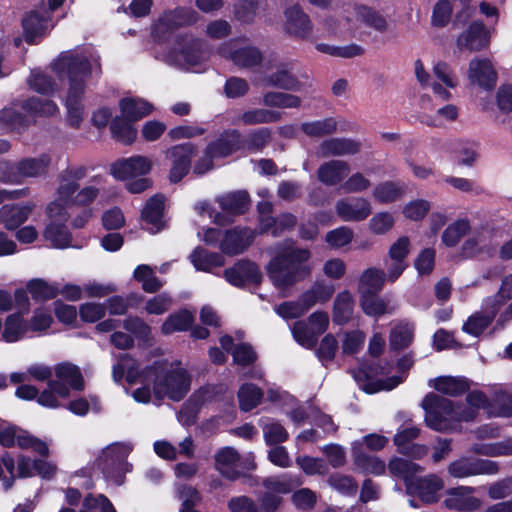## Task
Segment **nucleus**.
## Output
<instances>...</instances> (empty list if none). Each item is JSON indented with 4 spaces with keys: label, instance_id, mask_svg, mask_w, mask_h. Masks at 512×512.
Instances as JSON below:
<instances>
[{
    "label": "nucleus",
    "instance_id": "nucleus-48",
    "mask_svg": "<svg viewBox=\"0 0 512 512\" xmlns=\"http://www.w3.org/2000/svg\"><path fill=\"white\" fill-rule=\"evenodd\" d=\"M471 230L468 219L459 218L449 224L442 234V242L448 247L456 246L459 241Z\"/></svg>",
    "mask_w": 512,
    "mask_h": 512
},
{
    "label": "nucleus",
    "instance_id": "nucleus-16",
    "mask_svg": "<svg viewBox=\"0 0 512 512\" xmlns=\"http://www.w3.org/2000/svg\"><path fill=\"white\" fill-rule=\"evenodd\" d=\"M361 142L346 137H332L323 140L317 147V155L321 158L356 155L361 150Z\"/></svg>",
    "mask_w": 512,
    "mask_h": 512
},
{
    "label": "nucleus",
    "instance_id": "nucleus-1",
    "mask_svg": "<svg viewBox=\"0 0 512 512\" xmlns=\"http://www.w3.org/2000/svg\"><path fill=\"white\" fill-rule=\"evenodd\" d=\"M467 408L455 407L449 399L429 393L422 401L427 426L436 431L456 430L461 421H471L478 409L490 416L512 417V394L495 390L490 399L481 391H473L466 397Z\"/></svg>",
    "mask_w": 512,
    "mask_h": 512
},
{
    "label": "nucleus",
    "instance_id": "nucleus-63",
    "mask_svg": "<svg viewBox=\"0 0 512 512\" xmlns=\"http://www.w3.org/2000/svg\"><path fill=\"white\" fill-rule=\"evenodd\" d=\"M264 487L270 492L286 494L292 487L301 485L298 477L283 475L281 477H270L264 480Z\"/></svg>",
    "mask_w": 512,
    "mask_h": 512
},
{
    "label": "nucleus",
    "instance_id": "nucleus-34",
    "mask_svg": "<svg viewBox=\"0 0 512 512\" xmlns=\"http://www.w3.org/2000/svg\"><path fill=\"white\" fill-rule=\"evenodd\" d=\"M25 39L33 43L37 37L42 36L49 27V16L46 11H32L22 20Z\"/></svg>",
    "mask_w": 512,
    "mask_h": 512
},
{
    "label": "nucleus",
    "instance_id": "nucleus-29",
    "mask_svg": "<svg viewBox=\"0 0 512 512\" xmlns=\"http://www.w3.org/2000/svg\"><path fill=\"white\" fill-rule=\"evenodd\" d=\"M242 147V137L236 130L224 132L219 138L207 145L208 152L216 159L228 157Z\"/></svg>",
    "mask_w": 512,
    "mask_h": 512
},
{
    "label": "nucleus",
    "instance_id": "nucleus-8",
    "mask_svg": "<svg viewBox=\"0 0 512 512\" xmlns=\"http://www.w3.org/2000/svg\"><path fill=\"white\" fill-rule=\"evenodd\" d=\"M314 25L310 16L298 3L287 6L283 11V31L289 37L306 41L312 36Z\"/></svg>",
    "mask_w": 512,
    "mask_h": 512
},
{
    "label": "nucleus",
    "instance_id": "nucleus-25",
    "mask_svg": "<svg viewBox=\"0 0 512 512\" xmlns=\"http://www.w3.org/2000/svg\"><path fill=\"white\" fill-rule=\"evenodd\" d=\"M219 54L231 59L235 65L245 68L256 66L262 61L261 52L254 46L232 48L231 44H224L219 48Z\"/></svg>",
    "mask_w": 512,
    "mask_h": 512
},
{
    "label": "nucleus",
    "instance_id": "nucleus-39",
    "mask_svg": "<svg viewBox=\"0 0 512 512\" xmlns=\"http://www.w3.org/2000/svg\"><path fill=\"white\" fill-rule=\"evenodd\" d=\"M119 107L122 117L133 122L147 116L152 111V106L148 102L130 97L121 99Z\"/></svg>",
    "mask_w": 512,
    "mask_h": 512
},
{
    "label": "nucleus",
    "instance_id": "nucleus-47",
    "mask_svg": "<svg viewBox=\"0 0 512 512\" xmlns=\"http://www.w3.org/2000/svg\"><path fill=\"white\" fill-rule=\"evenodd\" d=\"M385 279L383 271L376 268H368L360 277L359 292L362 295L374 294L382 288Z\"/></svg>",
    "mask_w": 512,
    "mask_h": 512
},
{
    "label": "nucleus",
    "instance_id": "nucleus-2",
    "mask_svg": "<svg viewBox=\"0 0 512 512\" xmlns=\"http://www.w3.org/2000/svg\"><path fill=\"white\" fill-rule=\"evenodd\" d=\"M83 166L69 167L64 170L59 179L57 198L46 209L48 223L43 237L52 247L64 249L71 245V234L66 228L69 218L68 208L90 204L98 195L94 186H86L79 190V181L86 176Z\"/></svg>",
    "mask_w": 512,
    "mask_h": 512
},
{
    "label": "nucleus",
    "instance_id": "nucleus-13",
    "mask_svg": "<svg viewBox=\"0 0 512 512\" xmlns=\"http://www.w3.org/2000/svg\"><path fill=\"white\" fill-rule=\"evenodd\" d=\"M199 20V14L192 8L178 7L164 12L155 24V31L159 34L172 31L177 28L195 24Z\"/></svg>",
    "mask_w": 512,
    "mask_h": 512
},
{
    "label": "nucleus",
    "instance_id": "nucleus-3",
    "mask_svg": "<svg viewBox=\"0 0 512 512\" xmlns=\"http://www.w3.org/2000/svg\"><path fill=\"white\" fill-rule=\"evenodd\" d=\"M55 73L68 80L65 99L67 120L72 127H79L84 115L82 103L85 81L92 72L91 54L83 51L62 52L52 64Z\"/></svg>",
    "mask_w": 512,
    "mask_h": 512
},
{
    "label": "nucleus",
    "instance_id": "nucleus-64",
    "mask_svg": "<svg viewBox=\"0 0 512 512\" xmlns=\"http://www.w3.org/2000/svg\"><path fill=\"white\" fill-rule=\"evenodd\" d=\"M355 464L364 473L374 475H381L385 472L386 465L378 457L367 455L364 453H357L355 455Z\"/></svg>",
    "mask_w": 512,
    "mask_h": 512
},
{
    "label": "nucleus",
    "instance_id": "nucleus-51",
    "mask_svg": "<svg viewBox=\"0 0 512 512\" xmlns=\"http://www.w3.org/2000/svg\"><path fill=\"white\" fill-rule=\"evenodd\" d=\"M194 320L193 315L187 310H181L177 313L171 314L163 323L161 331L165 335L174 332L185 331L192 325Z\"/></svg>",
    "mask_w": 512,
    "mask_h": 512
},
{
    "label": "nucleus",
    "instance_id": "nucleus-28",
    "mask_svg": "<svg viewBox=\"0 0 512 512\" xmlns=\"http://www.w3.org/2000/svg\"><path fill=\"white\" fill-rule=\"evenodd\" d=\"M467 75L471 83L486 89L492 88L496 83V72L488 59H472Z\"/></svg>",
    "mask_w": 512,
    "mask_h": 512
},
{
    "label": "nucleus",
    "instance_id": "nucleus-56",
    "mask_svg": "<svg viewBox=\"0 0 512 512\" xmlns=\"http://www.w3.org/2000/svg\"><path fill=\"white\" fill-rule=\"evenodd\" d=\"M353 10L358 21L378 31L386 30L387 22L377 11L362 5H355Z\"/></svg>",
    "mask_w": 512,
    "mask_h": 512
},
{
    "label": "nucleus",
    "instance_id": "nucleus-18",
    "mask_svg": "<svg viewBox=\"0 0 512 512\" xmlns=\"http://www.w3.org/2000/svg\"><path fill=\"white\" fill-rule=\"evenodd\" d=\"M204 43L200 40H192L181 48V50L172 51L168 58L169 61L181 68L192 69L201 64L207 57L203 49Z\"/></svg>",
    "mask_w": 512,
    "mask_h": 512
},
{
    "label": "nucleus",
    "instance_id": "nucleus-23",
    "mask_svg": "<svg viewBox=\"0 0 512 512\" xmlns=\"http://www.w3.org/2000/svg\"><path fill=\"white\" fill-rule=\"evenodd\" d=\"M475 488L469 486H460L452 488L447 492V498L444 503L448 509L470 512L477 510L481 506V501L474 497Z\"/></svg>",
    "mask_w": 512,
    "mask_h": 512
},
{
    "label": "nucleus",
    "instance_id": "nucleus-12",
    "mask_svg": "<svg viewBox=\"0 0 512 512\" xmlns=\"http://www.w3.org/2000/svg\"><path fill=\"white\" fill-rule=\"evenodd\" d=\"M336 215L343 222H362L372 213V205L365 197L349 196L335 202Z\"/></svg>",
    "mask_w": 512,
    "mask_h": 512
},
{
    "label": "nucleus",
    "instance_id": "nucleus-11",
    "mask_svg": "<svg viewBox=\"0 0 512 512\" xmlns=\"http://www.w3.org/2000/svg\"><path fill=\"white\" fill-rule=\"evenodd\" d=\"M195 151L196 149L191 143L175 145L165 151V159L170 165L169 180L172 183L181 181L187 175Z\"/></svg>",
    "mask_w": 512,
    "mask_h": 512
},
{
    "label": "nucleus",
    "instance_id": "nucleus-32",
    "mask_svg": "<svg viewBox=\"0 0 512 512\" xmlns=\"http://www.w3.org/2000/svg\"><path fill=\"white\" fill-rule=\"evenodd\" d=\"M421 106L423 109L432 110L435 108V115H426L424 116L422 122L428 126L440 127L444 125L446 122H452L456 120L458 116V109L456 106L452 104H447L443 107L436 108L431 104L430 97H422Z\"/></svg>",
    "mask_w": 512,
    "mask_h": 512
},
{
    "label": "nucleus",
    "instance_id": "nucleus-14",
    "mask_svg": "<svg viewBox=\"0 0 512 512\" xmlns=\"http://www.w3.org/2000/svg\"><path fill=\"white\" fill-rule=\"evenodd\" d=\"M444 488L442 479L429 474L408 482L407 493L417 496L425 504H433L440 499L439 492Z\"/></svg>",
    "mask_w": 512,
    "mask_h": 512
},
{
    "label": "nucleus",
    "instance_id": "nucleus-10",
    "mask_svg": "<svg viewBox=\"0 0 512 512\" xmlns=\"http://www.w3.org/2000/svg\"><path fill=\"white\" fill-rule=\"evenodd\" d=\"M447 472L453 478L463 479L478 475L496 474L498 465L490 460L463 456L452 461L447 467Z\"/></svg>",
    "mask_w": 512,
    "mask_h": 512
},
{
    "label": "nucleus",
    "instance_id": "nucleus-9",
    "mask_svg": "<svg viewBox=\"0 0 512 512\" xmlns=\"http://www.w3.org/2000/svg\"><path fill=\"white\" fill-rule=\"evenodd\" d=\"M471 233L462 244V253L466 257L478 255L490 256L498 244L497 233L488 225L471 227Z\"/></svg>",
    "mask_w": 512,
    "mask_h": 512
},
{
    "label": "nucleus",
    "instance_id": "nucleus-60",
    "mask_svg": "<svg viewBox=\"0 0 512 512\" xmlns=\"http://www.w3.org/2000/svg\"><path fill=\"white\" fill-rule=\"evenodd\" d=\"M262 397V391L254 384H243L238 391L240 408L246 412L254 409Z\"/></svg>",
    "mask_w": 512,
    "mask_h": 512
},
{
    "label": "nucleus",
    "instance_id": "nucleus-19",
    "mask_svg": "<svg viewBox=\"0 0 512 512\" xmlns=\"http://www.w3.org/2000/svg\"><path fill=\"white\" fill-rule=\"evenodd\" d=\"M224 277L231 285L241 287L247 283H259L262 274L255 263L240 260L224 271Z\"/></svg>",
    "mask_w": 512,
    "mask_h": 512
},
{
    "label": "nucleus",
    "instance_id": "nucleus-40",
    "mask_svg": "<svg viewBox=\"0 0 512 512\" xmlns=\"http://www.w3.org/2000/svg\"><path fill=\"white\" fill-rule=\"evenodd\" d=\"M190 260L197 270L210 272L215 267L224 265V258L220 254L209 252L197 247L190 255Z\"/></svg>",
    "mask_w": 512,
    "mask_h": 512
},
{
    "label": "nucleus",
    "instance_id": "nucleus-31",
    "mask_svg": "<svg viewBox=\"0 0 512 512\" xmlns=\"http://www.w3.org/2000/svg\"><path fill=\"white\" fill-rule=\"evenodd\" d=\"M215 467L226 478L235 480L240 476V457L231 447L221 449L215 455Z\"/></svg>",
    "mask_w": 512,
    "mask_h": 512
},
{
    "label": "nucleus",
    "instance_id": "nucleus-55",
    "mask_svg": "<svg viewBox=\"0 0 512 512\" xmlns=\"http://www.w3.org/2000/svg\"><path fill=\"white\" fill-rule=\"evenodd\" d=\"M470 452L490 457L510 456L512 455V438L497 443L474 444Z\"/></svg>",
    "mask_w": 512,
    "mask_h": 512
},
{
    "label": "nucleus",
    "instance_id": "nucleus-62",
    "mask_svg": "<svg viewBox=\"0 0 512 512\" xmlns=\"http://www.w3.org/2000/svg\"><path fill=\"white\" fill-rule=\"evenodd\" d=\"M296 217L293 214L286 213L281 215L277 220L272 217L262 219L260 223L261 232H266L273 228V235L277 236L284 229H291L296 225Z\"/></svg>",
    "mask_w": 512,
    "mask_h": 512
},
{
    "label": "nucleus",
    "instance_id": "nucleus-58",
    "mask_svg": "<svg viewBox=\"0 0 512 512\" xmlns=\"http://www.w3.org/2000/svg\"><path fill=\"white\" fill-rule=\"evenodd\" d=\"M292 335L297 343L305 348L316 345L318 335L312 330L309 321H296L291 328Z\"/></svg>",
    "mask_w": 512,
    "mask_h": 512
},
{
    "label": "nucleus",
    "instance_id": "nucleus-53",
    "mask_svg": "<svg viewBox=\"0 0 512 512\" xmlns=\"http://www.w3.org/2000/svg\"><path fill=\"white\" fill-rule=\"evenodd\" d=\"M432 386L439 392L450 396H457L468 389V383L463 378L442 376L434 379Z\"/></svg>",
    "mask_w": 512,
    "mask_h": 512
},
{
    "label": "nucleus",
    "instance_id": "nucleus-46",
    "mask_svg": "<svg viewBox=\"0 0 512 512\" xmlns=\"http://www.w3.org/2000/svg\"><path fill=\"white\" fill-rule=\"evenodd\" d=\"M396 223L395 215L389 211H379L368 221V230L372 235L384 236L390 233Z\"/></svg>",
    "mask_w": 512,
    "mask_h": 512
},
{
    "label": "nucleus",
    "instance_id": "nucleus-59",
    "mask_svg": "<svg viewBox=\"0 0 512 512\" xmlns=\"http://www.w3.org/2000/svg\"><path fill=\"white\" fill-rule=\"evenodd\" d=\"M263 104L267 107L298 108L301 99L292 94L283 92H267L263 95Z\"/></svg>",
    "mask_w": 512,
    "mask_h": 512
},
{
    "label": "nucleus",
    "instance_id": "nucleus-43",
    "mask_svg": "<svg viewBox=\"0 0 512 512\" xmlns=\"http://www.w3.org/2000/svg\"><path fill=\"white\" fill-rule=\"evenodd\" d=\"M57 381L64 384L67 383L71 388L82 390L84 388V380L80 369L71 363H61L54 369Z\"/></svg>",
    "mask_w": 512,
    "mask_h": 512
},
{
    "label": "nucleus",
    "instance_id": "nucleus-57",
    "mask_svg": "<svg viewBox=\"0 0 512 512\" xmlns=\"http://www.w3.org/2000/svg\"><path fill=\"white\" fill-rule=\"evenodd\" d=\"M131 122L125 118H114L110 126L113 138L126 145L133 143L137 132Z\"/></svg>",
    "mask_w": 512,
    "mask_h": 512
},
{
    "label": "nucleus",
    "instance_id": "nucleus-5",
    "mask_svg": "<svg viewBox=\"0 0 512 512\" xmlns=\"http://www.w3.org/2000/svg\"><path fill=\"white\" fill-rule=\"evenodd\" d=\"M153 392L156 398L182 400L190 390L191 376L178 362L155 361L151 365Z\"/></svg>",
    "mask_w": 512,
    "mask_h": 512
},
{
    "label": "nucleus",
    "instance_id": "nucleus-27",
    "mask_svg": "<svg viewBox=\"0 0 512 512\" xmlns=\"http://www.w3.org/2000/svg\"><path fill=\"white\" fill-rule=\"evenodd\" d=\"M350 173V165L344 160H329L317 169V179L326 186L343 184Z\"/></svg>",
    "mask_w": 512,
    "mask_h": 512
},
{
    "label": "nucleus",
    "instance_id": "nucleus-30",
    "mask_svg": "<svg viewBox=\"0 0 512 512\" xmlns=\"http://www.w3.org/2000/svg\"><path fill=\"white\" fill-rule=\"evenodd\" d=\"M489 43V36L483 24L474 22L457 39L461 50L478 51Z\"/></svg>",
    "mask_w": 512,
    "mask_h": 512
},
{
    "label": "nucleus",
    "instance_id": "nucleus-38",
    "mask_svg": "<svg viewBox=\"0 0 512 512\" xmlns=\"http://www.w3.org/2000/svg\"><path fill=\"white\" fill-rule=\"evenodd\" d=\"M335 288L331 284L324 282H315L307 291H305L300 299L307 311L317 303L327 302L334 294Z\"/></svg>",
    "mask_w": 512,
    "mask_h": 512
},
{
    "label": "nucleus",
    "instance_id": "nucleus-36",
    "mask_svg": "<svg viewBox=\"0 0 512 512\" xmlns=\"http://www.w3.org/2000/svg\"><path fill=\"white\" fill-rule=\"evenodd\" d=\"M222 210L229 214H242L249 206V197L246 191H234L223 194L216 199Z\"/></svg>",
    "mask_w": 512,
    "mask_h": 512
},
{
    "label": "nucleus",
    "instance_id": "nucleus-26",
    "mask_svg": "<svg viewBox=\"0 0 512 512\" xmlns=\"http://www.w3.org/2000/svg\"><path fill=\"white\" fill-rule=\"evenodd\" d=\"M164 208L165 197L158 194L151 197L143 207L141 213L142 220L150 233H157L164 228Z\"/></svg>",
    "mask_w": 512,
    "mask_h": 512
},
{
    "label": "nucleus",
    "instance_id": "nucleus-50",
    "mask_svg": "<svg viewBox=\"0 0 512 512\" xmlns=\"http://www.w3.org/2000/svg\"><path fill=\"white\" fill-rule=\"evenodd\" d=\"M259 424L262 427L264 439L268 445L282 443L288 438L286 429L274 419L261 418Z\"/></svg>",
    "mask_w": 512,
    "mask_h": 512
},
{
    "label": "nucleus",
    "instance_id": "nucleus-35",
    "mask_svg": "<svg viewBox=\"0 0 512 512\" xmlns=\"http://www.w3.org/2000/svg\"><path fill=\"white\" fill-rule=\"evenodd\" d=\"M280 119L281 114L279 112L265 108H257L239 113L233 122L238 125H256L273 123Z\"/></svg>",
    "mask_w": 512,
    "mask_h": 512
},
{
    "label": "nucleus",
    "instance_id": "nucleus-7",
    "mask_svg": "<svg viewBox=\"0 0 512 512\" xmlns=\"http://www.w3.org/2000/svg\"><path fill=\"white\" fill-rule=\"evenodd\" d=\"M132 451V446L125 443H114L107 446L97 463L107 478L112 479L115 483L121 484L125 473L131 471V464L126 458Z\"/></svg>",
    "mask_w": 512,
    "mask_h": 512
},
{
    "label": "nucleus",
    "instance_id": "nucleus-17",
    "mask_svg": "<svg viewBox=\"0 0 512 512\" xmlns=\"http://www.w3.org/2000/svg\"><path fill=\"white\" fill-rule=\"evenodd\" d=\"M17 444L20 448H30L40 455L48 453L46 443L29 435L27 432H17L15 427H0V444L5 447H11Z\"/></svg>",
    "mask_w": 512,
    "mask_h": 512
},
{
    "label": "nucleus",
    "instance_id": "nucleus-49",
    "mask_svg": "<svg viewBox=\"0 0 512 512\" xmlns=\"http://www.w3.org/2000/svg\"><path fill=\"white\" fill-rule=\"evenodd\" d=\"M302 131L310 137H323L338 131V122L335 118H325L301 125Z\"/></svg>",
    "mask_w": 512,
    "mask_h": 512
},
{
    "label": "nucleus",
    "instance_id": "nucleus-21",
    "mask_svg": "<svg viewBox=\"0 0 512 512\" xmlns=\"http://www.w3.org/2000/svg\"><path fill=\"white\" fill-rule=\"evenodd\" d=\"M150 369L151 366H148L140 370L137 361L128 354H125L120 358L119 363L113 366L112 377L115 382H120L126 373V380L129 383L145 382L151 378L152 372Z\"/></svg>",
    "mask_w": 512,
    "mask_h": 512
},
{
    "label": "nucleus",
    "instance_id": "nucleus-42",
    "mask_svg": "<svg viewBox=\"0 0 512 512\" xmlns=\"http://www.w3.org/2000/svg\"><path fill=\"white\" fill-rule=\"evenodd\" d=\"M372 196L380 204H389L401 199L404 196V189L394 181H384L374 187Z\"/></svg>",
    "mask_w": 512,
    "mask_h": 512
},
{
    "label": "nucleus",
    "instance_id": "nucleus-20",
    "mask_svg": "<svg viewBox=\"0 0 512 512\" xmlns=\"http://www.w3.org/2000/svg\"><path fill=\"white\" fill-rule=\"evenodd\" d=\"M433 75L436 79L431 83L434 94L442 101L448 100L451 97L448 89L455 88L458 84L453 69L446 62L438 61L433 66Z\"/></svg>",
    "mask_w": 512,
    "mask_h": 512
},
{
    "label": "nucleus",
    "instance_id": "nucleus-33",
    "mask_svg": "<svg viewBox=\"0 0 512 512\" xmlns=\"http://www.w3.org/2000/svg\"><path fill=\"white\" fill-rule=\"evenodd\" d=\"M28 322L19 314L6 317L1 338L6 343H15L29 336Z\"/></svg>",
    "mask_w": 512,
    "mask_h": 512
},
{
    "label": "nucleus",
    "instance_id": "nucleus-61",
    "mask_svg": "<svg viewBox=\"0 0 512 512\" xmlns=\"http://www.w3.org/2000/svg\"><path fill=\"white\" fill-rule=\"evenodd\" d=\"M354 239V231L348 226H340L329 232L325 236L326 243L334 249H340L349 245Z\"/></svg>",
    "mask_w": 512,
    "mask_h": 512
},
{
    "label": "nucleus",
    "instance_id": "nucleus-6",
    "mask_svg": "<svg viewBox=\"0 0 512 512\" xmlns=\"http://www.w3.org/2000/svg\"><path fill=\"white\" fill-rule=\"evenodd\" d=\"M152 169L150 158L136 155L115 162L111 166L112 175L119 180L127 181V189L131 193H141L151 185L144 176Z\"/></svg>",
    "mask_w": 512,
    "mask_h": 512
},
{
    "label": "nucleus",
    "instance_id": "nucleus-44",
    "mask_svg": "<svg viewBox=\"0 0 512 512\" xmlns=\"http://www.w3.org/2000/svg\"><path fill=\"white\" fill-rule=\"evenodd\" d=\"M69 388L59 381L50 380L48 388L38 395L37 402L48 408H57L59 406L58 397L67 398Z\"/></svg>",
    "mask_w": 512,
    "mask_h": 512
},
{
    "label": "nucleus",
    "instance_id": "nucleus-4",
    "mask_svg": "<svg viewBox=\"0 0 512 512\" xmlns=\"http://www.w3.org/2000/svg\"><path fill=\"white\" fill-rule=\"evenodd\" d=\"M308 249L287 247L268 264V276L278 289H285L310 276L312 268Z\"/></svg>",
    "mask_w": 512,
    "mask_h": 512
},
{
    "label": "nucleus",
    "instance_id": "nucleus-24",
    "mask_svg": "<svg viewBox=\"0 0 512 512\" xmlns=\"http://www.w3.org/2000/svg\"><path fill=\"white\" fill-rule=\"evenodd\" d=\"M255 233L249 228H234L225 232L220 249L227 255L242 253L254 240Z\"/></svg>",
    "mask_w": 512,
    "mask_h": 512
},
{
    "label": "nucleus",
    "instance_id": "nucleus-22",
    "mask_svg": "<svg viewBox=\"0 0 512 512\" xmlns=\"http://www.w3.org/2000/svg\"><path fill=\"white\" fill-rule=\"evenodd\" d=\"M51 164V157L48 154H41L37 157H27L14 164L16 177L19 183L25 178H39L47 175Z\"/></svg>",
    "mask_w": 512,
    "mask_h": 512
},
{
    "label": "nucleus",
    "instance_id": "nucleus-15",
    "mask_svg": "<svg viewBox=\"0 0 512 512\" xmlns=\"http://www.w3.org/2000/svg\"><path fill=\"white\" fill-rule=\"evenodd\" d=\"M499 311L496 300L486 297L481 310L472 314L463 324V331L472 336H479L492 323Z\"/></svg>",
    "mask_w": 512,
    "mask_h": 512
},
{
    "label": "nucleus",
    "instance_id": "nucleus-37",
    "mask_svg": "<svg viewBox=\"0 0 512 512\" xmlns=\"http://www.w3.org/2000/svg\"><path fill=\"white\" fill-rule=\"evenodd\" d=\"M32 211V206L4 205L0 208V222L6 229L13 230L24 223Z\"/></svg>",
    "mask_w": 512,
    "mask_h": 512
},
{
    "label": "nucleus",
    "instance_id": "nucleus-41",
    "mask_svg": "<svg viewBox=\"0 0 512 512\" xmlns=\"http://www.w3.org/2000/svg\"><path fill=\"white\" fill-rule=\"evenodd\" d=\"M354 301L348 291L340 292L333 303V321L337 324H345L353 315Z\"/></svg>",
    "mask_w": 512,
    "mask_h": 512
},
{
    "label": "nucleus",
    "instance_id": "nucleus-52",
    "mask_svg": "<svg viewBox=\"0 0 512 512\" xmlns=\"http://www.w3.org/2000/svg\"><path fill=\"white\" fill-rule=\"evenodd\" d=\"M317 51L338 58H353L361 56L364 48L358 44L352 43L345 46H335L326 43H317L315 45Z\"/></svg>",
    "mask_w": 512,
    "mask_h": 512
},
{
    "label": "nucleus",
    "instance_id": "nucleus-54",
    "mask_svg": "<svg viewBox=\"0 0 512 512\" xmlns=\"http://www.w3.org/2000/svg\"><path fill=\"white\" fill-rule=\"evenodd\" d=\"M22 108L29 114L41 117H50L59 112L57 105L52 100H42L39 97H31L25 100Z\"/></svg>",
    "mask_w": 512,
    "mask_h": 512
},
{
    "label": "nucleus",
    "instance_id": "nucleus-45",
    "mask_svg": "<svg viewBox=\"0 0 512 512\" xmlns=\"http://www.w3.org/2000/svg\"><path fill=\"white\" fill-rule=\"evenodd\" d=\"M388 469L392 475L404 479L406 489L408 488V482H413V477L423 471L420 465L402 458L392 459L389 462Z\"/></svg>",
    "mask_w": 512,
    "mask_h": 512
}]
</instances>
